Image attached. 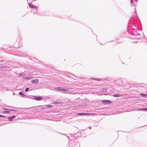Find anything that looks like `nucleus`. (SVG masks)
<instances>
[{"label": "nucleus", "mask_w": 147, "mask_h": 147, "mask_svg": "<svg viewBox=\"0 0 147 147\" xmlns=\"http://www.w3.org/2000/svg\"><path fill=\"white\" fill-rule=\"evenodd\" d=\"M0 67H1V68H4V67H4V66H0Z\"/></svg>", "instance_id": "obj_19"}, {"label": "nucleus", "mask_w": 147, "mask_h": 147, "mask_svg": "<svg viewBox=\"0 0 147 147\" xmlns=\"http://www.w3.org/2000/svg\"><path fill=\"white\" fill-rule=\"evenodd\" d=\"M55 89L57 90H61L66 92H70V90L71 89L70 88H65L61 87H58L57 88H55Z\"/></svg>", "instance_id": "obj_1"}, {"label": "nucleus", "mask_w": 147, "mask_h": 147, "mask_svg": "<svg viewBox=\"0 0 147 147\" xmlns=\"http://www.w3.org/2000/svg\"><path fill=\"white\" fill-rule=\"evenodd\" d=\"M89 113H79V115H87V114H89Z\"/></svg>", "instance_id": "obj_8"}, {"label": "nucleus", "mask_w": 147, "mask_h": 147, "mask_svg": "<svg viewBox=\"0 0 147 147\" xmlns=\"http://www.w3.org/2000/svg\"><path fill=\"white\" fill-rule=\"evenodd\" d=\"M101 102L104 104H108L111 102V101L108 100H102Z\"/></svg>", "instance_id": "obj_2"}, {"label": "nucleus", "mask_w": 147, "mask_h": 147, "mask_svg": "<svg viewBox=\"0 0 147 147\" xmlns=\"http://www.w3.org/2000/svg\"><path fill=\"white\" fill-rule=\"evenodd\" d=\"M9 110L11 111H14V110H12V109L10 110Z\"/></svg>", "instance_id": "obj_22"}, {"label": "nucleus", "mask_w": 147, "mask_h": 147, "mask_svg": "<svg viewBox=\"0 0 147 147\" xmlns=\"http://www.w3.org/2000/svg\"><path fill=\"white\" fill-rule=\"evenodd\" d=\"M121 96V95L120 94H115L113 95V96L115 97H120Z\"/></svg>", "instance_id": "obj_6"}, {"label": "nucleus", "mask_w": 147, "mask_h": 147, "mask_svg": "<svg viewBox=\"0 0 147 147\" xmlns=\"http://www.w3.org/2000/svg\"><path fill=\"white\" fill-rule=\"evenodd\" d=\"M67 93H69V94H74V93H73L72 91H71V92H68Z\"/></svg>", "instance_id": "obj_15"}, {"label": "nucleus", "mask_w": 147, "mask_h": 147, "mask_svg": "<svg viewBox=\"0 0 147 147\" xmlns=\"http://www.w3.org/2000/svg\"><path fill=\"white\" fill-rule=\"evenodd\" d=\"M4 117V116L0 115V117Z\"/></svg>", "instance_id": "obj_18"}, {"label": "nucleus", "mask_w": 147, "mask_h": 147, "mask_svg": "<svg viewBox=\"0 0 147 147\" xmlns=\"http://www.w3.org/2000/svg\"><path fill=\"white\" fill-rule=\"evenodd\" d=\"M16 118L15 116H13L9 117L8 118V119L9 121H13V119L14 118Z\"/></svg>", "instance_id": "obj_4"}, {"label": "nucleus", "mask_w": 147, "mask_h": 147, "mask_svg": "<svg viewBox=\"0 0 147 147\" xmlns=\"http://www.w3.org/2000/svg\"><path fill=\"white\" fill-rule=\"evenodd\" d=\"M42 109H45L44 108H42Z\"/></svg>", "instance_id": "obj_23"}, {"label": "nucleus", "mask_w": 147, "mask_h": 147, "mask_svg": "<svg viewBox=\"0 0 147 147\" xmlns=\"http://www.w3.org/2000/svg\"><path fill=\"white\" fill-rule=\"evenodd\" d=\"M131 3H133V0H131Z\"/></svg>", "instance_id": "obj_20"}, {"label": "nucleus", "mask_w": 147, "mask_h": 147, "mask_svg": "<svg viewBox=\"0 0 147 147\" xmlns=\"http://www.w3.org/2000/svg\"><path fill=\"white\" fill-rule=\"evenodd\" d=\"M19 94L20 95H21V96H26V95L23 93H22V92H20L19 93Z\"/></svg>", "instance_id": "obj_7"}, {"label": "nucleus", "mask_w": 147, "mask_h": 147, "mask_svg": "<svg viewBox=\"0 0 147 147\" xmlns=\"http://www.w3.org/2000/svg\"><path fill=\"white\" fill-rule=\"evenodd\" d=\"M141 95L143 96H147V95H144L142 94H141Z\"/></svg>", "instance_id": "obj_17"}, {"label": "nucleus", "mask_w": 147, "mask_h": 147, "mask_svg": "<svg viewBox=\"0 0 147 147\" xmlns=\"http://www.w3.org/2000/svg\"><path fill=\"white\" fill-rule=\"evenodd\" d=\"M31 78H24V79H27L28 80L30 79Z\"/></svg>", "instance_id": "obj_16"}, {"label": "nucleus", "mask_w": 147, "mask_h": 147, "mask_svg": "<svg viewBox=\"0 0 147 147\" xmlns=\"http://www.w3.org/2000/svg\"><path fill=\"white\" fill-rule=\"evenodd\" d=\"M36 96H32V97L31 98H32V99H34V100H36Z\"/></svg>", "instance_id": "obj_10"}, {"label": "nucleus", "mask_w": 147, "mask_h": 147, "mask_svg": "<svg viewBox=\"0 0 147 147\" xmlns=\"http://www.w3.org/2000/svg\"><path fill=\"white\" fill-rule=\"evenodd\" d=\"M31 82L33 84H37L39 82V80L38 79L33 80L31 81Z\"/></svg>", "instance_id": "obj_3"}, {"label": "nucleus", "mask_w": 147, "mask_h": 147, "mask_svg": "<svg viewBox=\"0 0 147 147\" xmlns=\"http://www.w3.org/2000/svg\"><path fill=\"white\" fill-rule=\"evenodd\" d=\"M29 89V88H26V89L25 91L26 92L27 91H28V90Z\"/></svg>", "instance_id": "obj_14"}, {"label": "nucleus", "mask_w": 147, "mask_h": 147, "mask_svg": "<svg viewBox=\"0 0 147 147\" xmlns=\"http://www.w3.org/2000/svg\"><path fill=\"white\" fill-rule=\"evenodd\" d=\"M46 106L49 107H52V105H46Z\"/></svg>", "instance_id": "obj_12"}, {"label": "nucleus", "mask_w": 147, "mask_h": 147, "mask_svg": "<svg viewBox=\"0 0 147 147\" xmlns=\"http://www.w3.org/2000/svg\"><path fill=\"white\" fill-rule=\"evenodd\" d=\"M3 109L4 110H8V109H7L3 108Z\"/></svg>", "instance_id": "obj_21"}, {"label": "nucleus", "mask_w": 147, "mask_h": 147, "mask_svg": "<svg viewBox=\"0 0 147 147\" xmlns=\"http://www.w3.org/2000/svg\"><path fill=\"white\" fill-rule=\"evenodd\" d=\"M139 110H147V108L145 109H138Z\"/></svg>", "instance_id": "obj_9"}, {"label": "nucleus", "mask_w": 147, "mask_h": 147, "mask_svg": "<svg viewBox=\"0 0 147 147\" xmlns=\"http://www.w3.org/2000/svg\"><path fill=\"white\" fill-rule=\"evenodd\" d=\"M3 112L4 113H10V111H5Z\"/></svg>", "instance_id": "obj_11"}, {"label": "nucleus", "mask_w": 147, "mask_h": 147, "mask_svg": "<svg viewBox=\"0 0 147 147\" xmlns=\"http://www.w3.org/2000/svg\"><path fill=\"white\" fill-rule=\"evenodd\" d=\"M43 99V98L40 96H36V100H40Z\"/></svg>", "instance_id": "obj_5"}, {"label": "nucleus", "mask_w": 147, "mask_h": 147, "mask_svg": "<svg viewBox=\"0 0 147 147\" xmlns=\"http://www.w3.org/2000/svg\"><path fill=\"white\" fill-rule=\"evenodd\" d=\"M107 90L106 89H104L103 90V91L104 92H106L107 91Z\"/></svg>", "instance_id": "obj_13"}]
</instances>
